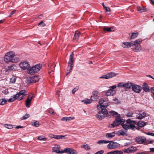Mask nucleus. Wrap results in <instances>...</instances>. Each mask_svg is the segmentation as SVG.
Segmentation results:
<instances>
[{
	"label": "nucleus",
	"mask_w": 154,
	"mask_h": 154,
	"mask_svg": "<svg viewBox=\"0 0 154 154\" xmlns=\"http://www.w3.org/2000/svg\"><path fill=\"white\" fill-rule=\"evenodd\" d=\"M110 115L112 116H115V119L113 124L110 125H127L126 124H124L125 122V120L121 118L120 115L114 111H110L109 112Z\"/></svg>",
	"instance_id": "1"
},
{
	"label": "nucleus",
	"mask_w": 154,
	"mask_h": 154,
	"mask_svg": "<svg viewBox=\"0 0 154 154\" xmlns=\"http://www.w3.org/2000/svg\"><path fill=\"white\" fill-rule=\"evenodd\" d=\"M123 128L125 129L124 131L123 130H120L118 131L117 134L119 135L123 136L125 135L127 132L126 130L128 129L133 130L136 128L137 130H139L142 127L144 126H122Z\"/></svg>",
	"instance_id": "2"
},
{
	"label": "nucleus",
	"mask_w": 154,
	"mask_h": 154,
	"mask_svg": "<svg viewBox=\"0 0 154 154\" xmlns=\"http://www.w3.org/2000/svg\"><path fill=\"white\" fill-rule=\"evenodd\" d=\"M42 67V65L40 64H37L33 66L28 70V74L32 75L38 72Z\"/></svg>",
	"instance_id": "3"
},
{
	"label": "nucleus",
	"mask_w": 154,
	"mask_h": 154,
	"mask_svg": "<svg viewBox=\"0 0 154 154\" xmlns=\"http://www.w3.org/2000/svg\"><path fill=\"white\" fill-rule=\"evenodd\" d=\"M15 56V54L14 52L10 51L5 54L4 60L6 62H11L13 58H14Z\"/></svg>",
	"instance_id": "4"
},
{
	"label": "nucleus",
	"mask_w": 154,
	"mask_h": 154,
	"mask_svg": "<svg viewBox=\"0 0 154 154\" xmlns=\"http://www.w3.org/2000/svg\"><path fill=\"white\" fill-rule=\"evenodd\" d=\"M73 53L72 52L69 56V60L68 62V69H69V72H71L72 69L73 67Z\"/></svg>",
	"instance_id": "5"
},
{
	"label": "nucleus",
	"mask_w": 154,
	"mask_h": 154,
	"mask_svg": "<svg viewBox=\"0 0 154 154\" xmlns=\"http://www.w3.org/2000/svg\"><path fill=\"white\" fill-rule=\"evenodd\" d=\"M40 78L39 76H35L27 78V81L28 83H35L38 82Z\"/></svg>",
	"instance_id": "6"
},
{
	"label": "nucleus",
	"mask_w": 154,
	"mask_h": 154,
	"mask_svg": "<svg viewBox=\"0 0 154 154\" xmlns=\"http://www.w3.org/2000/svg\"><path fill=\"white\" fill-rule=\"evenodd\" d=\"M19 65L20 68L23 70L27 69L28 70L30 67V64L29 63L26 61H24L21 62Z\"/></svg>",
	"instance_id": "7"
},
{
	"label": "nucleus",
	"mask_w": 154,
	"mask_h": 154,
	"mask_svg": "<svg viewBox=\"0 0 154 154\" xmlns=\"http://www.w3.org/2000/svg\"><path fill=\"white\" fill-rule=\"evenodd\" d=\"M109 143L107 145L108 149H114L119 147L120 146V144L116 142H112L109 141Z\"/></svg>",
	"instance_id": "8"
},
{
	"label": "nucleus",
	"mask_w": 154,
	"mask_h": 154,
	"mask_svg": "<svg viewBox=\"0 0 154 154\" xmlns=\"http://www.w3.org/2000/svg\"><path fill=\"white\" fill-rule=\"evenodd\" d=\"M105 102L103 99H100L99 101V104L97 105L98 109H100L102 107H107L109 105L108 103H105Z\"/></svg>",
	"instance_id": "9"
},
{
	"label": "nucleus",
	"mask_w": 154,
	"mask_h": 154,
	"mask_svg": "<svg viewBox=\"0 0 154 154\" xmlns=\"http://www.w3.org/2000/svg\"><path fill=\"white\" fill-rule=\"evenodd\" d=\"M117 75V74L115 73L112 72H110L106 75H103L100 78L108 79L115 77Z\"/></svg>",
	"instance_id": "10"
},
{
	"label": "nucleus",
	"mask_w": 154,
	"mask_h": 154,
	"mask_svg": "<svg viewBox=\"0 0 154 154\" xmlns=\"http://www.w3.org/2000/svg\"><path fill=\"white\" fill-rule=\"evenodd\" d=\"M26 95V91L25 90L20 91L18 93L16 94V95L17 96L18 99L19 100L22 99Z\"/></svg>",
	"instance_id": "11"
},
{
	"label": "nucleus",
	"mask_w": 154,
	"mask_h": 154,
	"mask_svg": "<svg viewBox=\"0 0 154 154\" xmlns=\"http://www.w3.org/2000/svg\"><path fill=\"white\" fill-rule=\"evenodd\" d=\"M131 88L134 92L138 93H140L142 89L141 86L136 85H133Z\"/></svg>",
	"instance_id": "12"
},
{
	"label": "nucleus",
	"mask_w": 154,
	"mask_h": 154,
	"mask_svg": "<svg viewBox=\"0 0 154 154\" xmlns=\"http://www.w3.org/2000/svg\"><path fill=\"white\" fill-rule=\"evenodd\" d=\"M63 151L64 152L67 153L68 154H77V153L76 150L69 148L64 149Z\"/></svg>",
	"instance_id": "13"
},
{
	"label": "nucleus",
	"mask_w": 154,
	"mask_h": 154,
	"mask_svg": "<svg viewBox=\"0 0 154 154\" xmlns=\"http://www.w3.org/2000/svg\"><path fill=\"white\" fill-rule=\"evenodd\" d=\"M33 97L32 94L28 96V97L26 101V106L27 107H29L30 106L31 101Z\"/></svg>",
	"instance_id": "14"
},
{
	"label": "nucleus",
	"mask_w": 154,
	"mask_h": 154,
	"mask_svg": "<svg viewBox=\"0 0 154 154\" xmlns=\"http://www.w3.org/2000/svg\"><path fill=\"white\" fill-rule=\"evenodd\" d=\"M146 139L144 137L140 136L136 138L135 140V141L138 143L141 144L146 140Z\"/></svg>",
	"instance_id": "15"
},
{
	"label": "nucleus",
	"mask_w": 154,
	"mask_h": 154,
	"mask_svg": "<svg viewBox=\"0 0 154 154\" xmlns=\"http://www.w3.org/2000/svg\"><path fill=\"white\" fill-rule=\"evenodd\" d=\"M93 95L91 96V99L94 101H97L99 98L98 91H96L93 92Z\"/></svg>",
	"instance_id": "16"
},
{
	"label": "nucleus",
	"mask_w": 154,
	"mask_h": 154,
	"mask_svg": "<svg viewBox=\"0 0 154 154\" xmlns=\"http://www.w3.org/2000/svg\"><path fill=\"white\" fill-rule=\"evenodd\" d=\"M132 46L134 51L139 52L142 50L141 46L140 44H133Z\"/></svg>",
	"instance_id": "17"
},
{
	"label": "nucleus",
	"mask_w": 154,
	"mask_h": 154,
	"mask_svg": "<svg viewBox=\"0 0 154 154\" xmlns=\"http://www.w3.org/2000/svg\"><path fill=\"white\" fill-rule=\"evenodd\" d=\"M106 107H102L100 109H98L99 110V111L101 113H102L104 114L106 116L109 118H110L111 117V116L109 115L108 114V112L107 110L105 108Z\"/></svg>",
	"instance_id": "18"
},
{
	"label": "nucleus",
	"mask_w": 154,
	"mask_h": 154,
	"mask_svg": "<svg viewBox=\"0 0 154 154\" xmlns=\"http://www.w3.org/2000/svg\"><path fill=\"white\" fill-rule=\"evenodd\" d=\"M60 148V146L58 145H55L53 148V151L56 152L58 153H64L63 151H60L59 149Z\"/></svg>",
	"instance_id": "19"
},
{
	"label": "nucleus",
	"mask_w": 154,
	"mask_h": 154,
	"mask_svg": "<svg viewBox=\"0 0 154 154\" xmlns=\"http://www.w3.org/2000/svg\"><path fill=\"white\" fill-rule=\"evenodd\" d=\"M133 44V43L131 42H124L123 43L122 45V47L125 48H129Z\"/></svg>",
	"instance_id": "20"
},
{
	"label": "nucleus",
	"mask_w": 154,
	"mask_h": 154,
	"mask_svg": "<svg viewBox=\"0 0 154 154\" xmlns=\"http://www.w3.org/2000/svg\"><path fill=\"white\" fill-rule=\"evenodd\" d=\"M117 134V132L116 131L111 133H107L106 135V137L107 139H110L113 137L115 136V134Z\"/></svg>",
	"instance_id": "21"
},
{
	"label": "nucleus",
	"mask_w": 154,
	"mask_h": 154,
	"mask_svg": "<svg viewBox=\"0 0 154 154\" xmlns=\"http://www.w3.org/2000/svg\"><path fill=\"white\" fill-rule=\"evenodd\" d=\"M116 93V91L115 90L110 89L106 92V94L107 96H113Z\"/></svg>",
	"instance_id": "22"
},
{
	"label": "nucleus",
	"mask_w": 154,
	"mask_h": 154,
	"mask_svg": "<svg viewBox=\"0 0 154 154\" xmlns=\"http://www.w3.org/2000/svg\"><path fill=\"white\" fill-rule=\"evenodd\" d=\"M105 115L104 114L101 113L99 111L98 114L96 115L97 118H98L100 120H101L105 117Z\"/></svg>",
	"instance_id": "23"
},
{
	"label": "nucleus",
	"mask_w": 154,
	"mask_h": 154,
	"mask_svg": "<svg viewBox=\"0 0 154 154\" xmlns=\"http://www.w3.org/2000/svg\"><path fill=\"white\" fill-rule=\"evenodd\" d=\"M75 119L74 117H64L61 120L64 121H69L70 120H73Z\"/></svg>",
	"instance_id": "24"
},
{
	"label": "nucleus",
	"mask_w": 154,
	"mask_h": 154,
	"mask_svg": "<svg viewBox=\"0 0 154 154\" xmlns=\"http://www.w3.org/2000/svg\"><path fill=\"white\" fill-rule=\"evenodd\" d=\"M143 89L146 92H148L149 89L148 85L145 83H144L143 85Z\"/></svg>",
	"instance_id": "25"
},
{
	"label": "nucleus",
	"mask_w": 154,
	"mask_h": 154,
	"mask_svg": "<svg viewBox=\"0 0 154 154\" xmlns=\"http://www.w3.org/2000/svg\"><path fill=\"white\" fill-rule=\"evenodd\" d=\"M146 116V113L143 112L142 113H140L136 116L137 118L138 119H142L143 118Z\"/></svg>",
	"instance_id": "26"
},
{
	"label": "nucleus",
	"mask_w": 154,
	"mask_h": 154,
	"mask_svg": "<svg viewBox=\"0 0 154 154\" xmlns=\"http://www.w3.org/2000/svg\"><path fill=\"white\" fill-rule=\"evenodd\" d=\"M65 136L60 135H53L51 137L53 138L57 139H62L63 137H64Z\"/></svg>",
	"instance_id": "27"
},
{
	"label": "nucleus",
	"mask_w": 154,
	"mask_h": 154,
	"mask_svg": "<svg viewBox=\"0 0 154 154\" xmlns=\"http://www.w3.org/2000/svg\"><path fill=\"white\" fill-rule=\"evenodd\" d=\"M93 100L91 99H86L82 101V102L84 103L85 104H87L89 103H92Z\"/></svg>",
	"instance_id": "28"
},
{
	"label": "nucleus",
	"mask_w": 154,
	"mask_h": 154,
	"mask_svg": "<svg viewBox=\"0 0 154 154\" xmlns=\"http://www.w3.org/2000/svg\"><path fill=\"white\" fill-rule=\"evenodd\" d=\"M109 143V141H106L105 140H100L97 142V143L99 145H103L105 144H107Z\"/></svg>",
	"instance_id": "29"
},
{
	"label": "nucleus",
	"mask_w": 154,
	"mask_h": 154,
	"mask_svg": "<svg viewBox=\"0 0 154 154\" xmlns=\"http://www.w3.org/2000/svg\"><path fill=\"white\" fill-rule=\"evenodd\" d=\"M123 152L121 151L116 150L108 152V154H123Z\"/></svg>",
	"instance_id": "30"
},
{
	"label": "nucleus",
	"mask_w": 154,
	"mask_h": 154,
	"mask_svg": "<svg viewBox=\"0 0 154 154\" xmlns=\"http://www.w3.org/2000/svg\"><path fill=\"white\" fill-rule=\"evenodd\" d=\"M80 35V33L78 31H76L74 35L73 38L74 40H77Z\"/></svg>",
	"instance_id": "31"
},
{
	"label": "nucleus",
	"mask_w": 154,
	"mask_h": 154,
	"mask_svg": "<svg viewBox=\"0 0 154 154\" xmlns=\"http://www.w3.org/2000/svg\"><path fill=\"white\" fill-rule=\"evenodd\" d=\"M133 84L131 83H128L125 84H124V87L127 88H129L131 87H132Z\"/></svg>",
	"instance_id": "32"
},
{
	"label": "nucleus",
	"mask_w": 154,
	"mask_h": 154,
	"mask_svg": "<svg viewBox=\"0 0 154 154\" xmlns=\"http://www.w3.org/2000/svg\"><path fill=\"white\" fill-rule=\"evenodd\" d=\"M17 96L16 94L14 95L13 97H12L11 98L8 100V101L9 102H12L14 101L17 98Z\"/></svg>",
	"instance_id": "33"
},
{
	"label": "nucleus",
	"mask_w": 154,
	"mask_h": 154,
	"mask_svg": "<svg viewBox=\"0 0 154 154\" xmlns=\"http://www.w3.org/2000/svg\"><path fill=\"white\" fill-rule=\"evenodd\" d=\"M112 29H113V28L112 27H104L103 28V30L104 31H107V32H111L113 31V30H112Z\"/></svg>",
	"instance_id": "34"
},
{
	"label": "nucleus",
	"mask_w": 154,
	"mask_h": 154,
	"mask_svg": "<svg viewBox=\"0 0 154 154\" xmlns=\"http://www.w3.org/2000/svg\"><path fill=\"white\" fill-rule=\"evenodd\" d=\"M19 61V59L17 57H14L13 58L11 62L17 63Z\"/></svg>",
	"instance_id": "35"
},
{
	"label": "nucleus",
	"mask_w": 154,
	"mask_h": 154,
	"mask_svg": "<svg viewBox=\"0 0 154 154\" xmlns=\"http://www.w3.org/2000/svg\"><path fill=\"white\" fill-rule=\"evenodd\" d=\"M130 153L136 151L137 150V148L134 146H131L129 147Z\"/></svg>",
	"instance_id": "36"
},
{
	"label": "nucleus",
	"mask_w": 154,
	"mask_h": 154,
	"mask_svg": "<svg viewBox=\"0 0 154 154\" xmlns=\"http://www.w3.org/2000/svg\"><path fill=\"white\" fill-rule=\"evenodd\" d=\"M38 139L40 140L45 141L46 140V138L43 136H40L38 137Z\"/></svg>",
	"instance_id": "37"
},
{
	"label": "nucleus",
	"mask_w": 154,
	"mask_h": 154,
	"mask_svg": "<svg viewBox=\"0 0 154 154\" xmlns=\"http://www.w3.org/2000/svg\"><path fill=\"white\" fill-rule=\"evenodd\" d=\"M138 36V33H132L131 37V39H134L136 38Z\"/></svg>",
	"instance_id": "38"
},
{
	"label": "nucleus",
	"mask_w": 154,
	"mask_h": 154,
	"mask_svg": "<svg viewBox=\"0 0 154 154\" xmlns=\"http://www.w3.org/2000/svg\"><path fill=\"white\" fill-rule=\"evenodd\" d=\"M135 122L134 121L130 119H128L126 121V122L128 124H130L129 125H134L132 124Z\"/></svg>",
	"instance_id": "39"
},
{
	"label": "nucleus",
	"mask_w": 154,
	"mask_h": 154,
	"mask_svg": "<svg viewBox=\"0 0 154 154\" xmlns=\"http://www.w3.org/2000/svg\"><path fill=\"white\" fill-rule=\"evenodd\" d=\"M133 113L132 112H128L125 115V116L127 117H134V116H133Z\"/></svg>",
	"instance_id": "40"
},
{
	"label": "nucleus",
	"mask_w": 154,
	"mask_h": 154,
	"mask_svg": "<svg viewBox=\"0 0 154 154\" xmlns=\"http://www.w3.org/2000/svg\"><path fill=\"white\" fill-rule=\"evenodd\" d=\"M81 147L82 148H84L85 149L87 150L90 149L89 146L87 144L82 145Z\"/></svg>",
	"instance_id": "41"
},
{
	"label": "nucleus",
	"mask_w": 154,
	"mask_h": 154,
	"mask_svg": "<svg viewBox=\"0 0 154 154\" xmlns=\"http://www.w3.org/2000/svg\"><path fill=\"white\" fill-rule=\"evenodd\" d=\"M142 40L141 39H138L136 40L133 44H140Z\"/></svg>",
	"instance_id": "42"
},
{
	"label": "nucleus",
	"mask_w": 154,
	"mask_h": 154,
	"mask_svg": "<svg viewBox=\"0 0 154 154\" xmlns=\"http://www.w3.org/2000/svg\"><path fill=\"white\" fill-rule=\"evenodd\" d=\"M146 125V122H144L141 120H140L138 122L137 125Z\"/></svg>",
	"instance_id": "43"
},
{
	"label": "nucleus",
	"mask_w": 154,
	"mask_h": 154,
	"mask_svg": "<svg viewBox=\"0 0 154 154\" xmlns=\"http://www.w3.org/2000/svg\"><path fill=\"white\" fill-rule=\"evenodd\" d=\"M6 102L7 101L5 99H2V100H0V104L1 105H4Z\"/></svg>",
	"instance_id": "44"
},
{
	"label": "nucleus",
	"mask_w": 154,
	"mask_h": 154,
	"mask_svg": "<svg viewBox=\"0 0 154 154\" xmlns=\"http://www.w3.org/2000/svg\"><path fill=\"white\" fill-rule=\"evenodd\" d=\"M16 79V77L13 76L10 80V82L11 83H14Z\"/></svg>",
	"instance_id": "45"
},
{
	"label": "nucleus",
	"mask_w": 154,
	"mask_h": 154,
	"mask_svg": "<svg viewBox=\"0 0 154 154\" xmlns=\"http://www.w3.org/2000/svg\"><path fill=\"white\" fill-rule=\"evenodd\" d=\"M29 114H26L22 117V118H21V120L26 119L28 118L29 117Z\"/></svg>",
	"instance_id": "46"
},
{
	"label": "nucleus",
	"mask_w": 154,
	"mask_h": 154,
	"mask_svg": "<svg viewBox=\"0 0 154 154\" xmlns=\"http://www.w3.org/2000/svg\"><path fill=\"white\" fill-rule=\"evenodd\" d=\"M38 25H41L42 27H44L46 26L45 24L43 21H41L38 24Z\"/></svg>",
	"instance_id": "47"
},
{
	"label": "nucleus",
	"mask_w": 154,
	"mask_h": 154,
	"mask_svg": "<svg viewBox=\"0 0 154 154\" xmlns=\"http://www.w3.org/2000/svg\"><path fill=\"white\" fill-rule=\"evenodd\" d=\"M16 67L14 65H11L9 67V69L10 70H13L14 69L15 70L16 69Z\"/></svg>",
	"instance_id": "48"
},
{
	"label": "nucleus",
	"mask_w": 154,
	"mask_h": 154,
	"mask_svg": "<svg viewBox=\"0 0 154 154\" xmlns=\"http://www.w3.org/2000/svg\"><path fill=\"white\" fill-rule=\"evenodd\" d=\"M137 8L138 11H141V12L143 11L144 9L138 6Z\"/></svg>",
	"instance_id": "49"
},
{
	"label": "nucleus",
	"mask_w": 154,
	"mask_h": 154,
	"mask_svg": "<svg viewBox=\"0 0 154 154\" xmlns=\"http://www.w3.org/2000/svg\"><path fill=\"white\" fill-rule=\"evenodd\" d=\"M48 111L50 114H53L54 113V111L52 109H48Z\"/></svg>",
	"instance_id": "50"
},
{
	"label": "nucleus",
	"mask_w": 154,
	"mask_h": 154,
	"mask_svg": "<svg viewBox=\"0 0 154 154\" xmlns=\"http://www.w3.org/2000/svg\"><path fill=\"white\" fill-rule=\"evenodd\" d=\"M124 152L125 153H130V151H129V148H128L127 149H125L124 150Z\"/></svg>",
	"instance_id": "51"
},
{
	"label": "nucleus",
	"mask_w": 154,
	"mask_h": 154,
	"mask_svg": "<svg viewBox=\"0 0 154 154\" xmlns=\"http://www.w3.org/2000/svg\"><path fill=\"white\" fill-rule=\"evenodd\" d=\"M4 127L10 129L13 128V126H4Z\"/></svg>",
	"instance_id": "52"
},
{
	"label": "nucleus",
	"mask_w": 154,
	"mask_h": 154,
	"mask_svg": "<svg viewBox=\"0 0 154 154\" xmlns=\"http://www.w3.org/2000/svg\"><path fill=\"white\" fill-rule=\"evenodd\" d=\"M146 134L149 135L154 137V133L152 132H148L146 133Z\"/></svg>",
	"instance_id": "53"
},
{
	"label": "nucleus",
	"mask_w": 154,
	"mask_h": 154,
	"mask_svg": "<svg viewBox=\"0 0 154 154\" xmlns=\"http://www.w3.org/2000/svg\"><path fill=\"white\" fill-rule=\"evenodd\" d=\"M124 84H123V83H120L118 84L117 86L118 87H124Z\"/></svg>",
	"instance_id": "54"
},
{
	"label": "nucleus",
	"mask_w": 154,
	"mask_h": 154,
	"mask_svg": "<svg viewBox=\"0 0 154 154\" xmlns=\"http://www.w3.org/2000/svg\"><path fill=\"white\" fill-rule=\"evenodd\" d=\"M104 152V151L103 150H100L94 154H102Z\"/></svg>",
	"instance_id": "55"
},
{
	"label": "nucleus",
	"mask_w": 154,
	"mask_h": 154,
	"mask_svg": "<svg viewBox=\"0 0 154 154\" xmlns=\"http://www.w3.org/2000/svg\"><path fill=\"white\" fill-rule=\"evenodd\" d=\"M104 8L107 12L110 11V9L109 7H106Z\"/></svg>",
	"instance_id": "56"
},
{
	"label": "nucleus",
	"mask_w": 154,
	"mask_h": 154,
	"mask_svg": "<svg viewBox=\"0 0 154 154\" xmlns=\"http://www.w3.org/2000/svg\"><path fill=\"white\" fill-rule=\"evenodd\" d=\"M78 88H74L72 91V93L73 94H74L75 92L77 91L78 90Z\"/></svg>",
	"instance_id": "57"
},
{
	"label": "nucleus",
	"mask_w": 154,
	"mask_h": 154,
	"mask_svg": "<svg viewBox=\"0 0 154 154\" xmlns=\"http://www.w3.org/2000/svg\"><path fill=\"white\" fill-rule=\"evenodd\" d=\"M16 11V10H14V11H12L10 14L9 15V17H11L12 15H13V14H15Z\"/></svg>",
	"instance_id": "58"
},
{
	"label": "nucleus",
	"mask_w": 154,
	"mask_h": 154,
	"mask_svg": "<svg viewBox=\"0 0 154 154\" xmlns=\"http://www.w3.org/2000/svg\"><path fill=\"white\" fill-rule=\"evenodd\" d=\"M34 124L33 125H39L40 124H40L39 122L38 121H35L34 122Z\"/></svg>",
	"instance_id": "59"
},
{
	"label": "nucleus",
	"mask_w": 154,
	"mask_h": 154,
	"mask_svg": "<svg viewBox=\"0 0 154 154\" xmlns=\"http://www.w3.org/2000/svg\"><path fill=\"white\" fill-rule=\"evenodd\" d=\"M117 87V86L116 85H114L113 86H110L109 87L110 89H111L113 90V89L116 88Z\"/></svg>",
	"instance_id": "60"
},
{
	"label": "nucleus",
	"mask_w": 154,
	"mask_h": 154,
	"mask_svg": "<svg viewBox=\"0 0 154 154\" xmlns=\"http://www.w3.org/2000/svg\"><path fill=\"white\" fill-rule=\"evenodd\" d=\"M3 92L5 94H8V90H6V89L4 91H3Z\"/></svg>",
	"instance_id": "61"
},
{
	"label": "nucleus",
	"mask_w": 154,
	"mask_h": 154,
	"mask_svg": "<svg viewBox=\"0 0 154 154\" xmlns=\"http://www.w3.org/2000/svg\"><path fill=\"white\" fill-rule=\"evenodd\" d=\"M23 127L22 126H17L15 128L16 129H19L20 128H22Z\"/></svg>",
	"instance_id": "62"
},
{
	"label": "nucleus",
	"mask_w": 154,
	"mask_h": 154,
	"mask_svg": "<svg viewBox=\"0 0 154 154\" xmlns=\"http://www.w3.org/2000/svg\"><path fill=\"white\" fill-rule=\"evenodd\" d=\"M151 90L152 91L153 93V94L154 96V87L151 88Z\"/></svg>",
	"instance_id": "63"
},
{
	"label": "nucleus",
	"mask_w": 154,
	"mask_h": 154,
	"mask_svg": "<svg viewBox=\"0 0 154 154\" xmlns=\"http://www.w3.org/2000/svg\"><path fill=\"white\" fill-rule=\"evenodd\" d=\"M137 154H148V153H147L146 152H141V153H137Z\"/></svg>",
	"instance_id": "64"
}]
</instances>
